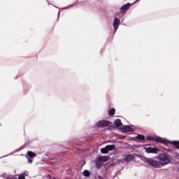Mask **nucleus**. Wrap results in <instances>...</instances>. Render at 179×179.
I'll list each match as a JSON object with an SVG mask.
<instances>
[{
    "label": "nucleus",
    "instance_id": "21",
    "mask_svg": "<svg viewBox=\"0 0 179 179\" xmlns=\"http://www.w3.org/2000/svg\"><path fill=\"white\" fill-rule=\"evenodd\" d=\"M127 138V136H120V139H125Z\"/></svg>",
    "mask_w": 179,
    "mask_h": 179
},
{
    "label": "nucleus",
    "instance_id": "1",
    "mask_svg": "<svg viewBox=\"0 0 179 179\" xmlns=\"http://www.w3.org/2000/svg\"><path fill=\"white\" fill-rule=\"evenodd\" d=\"M157 159L158 161L154 160L153 158H148L146 157H144L143 158V160L155 169H160V167H163V166H166V164H169L171 162L169 155L164 153L160 154L157 157Z\"/></svg>",
    "mask_w": 179,
    "mask_h": 179
},
{
    "label": "nucleus",
    "instance_id": "22",
    "mask_svg": "<svg viewBox=\"0 0 179 179\" xmlns=\"http://www.w3.org/2000/svg\"><path fill=\"white\" fill-rule=\"evenodd\" d=\"M23 174H24V178H26V176H27V172H24Z\"/></svg>",
    "mask_w": 179,
    "mask_h": 179
},
{
    "label": "nucleus",
    "instance_id": "9",
    "mask_svg": "<svg viewBox=\"0 0 179 179\" xmlns=\"http://www.w3.org/2000/svg\"><path fill=\"white\" fill-rule=\"evenodd\" d=\"M119 26H120V20L118 18H115L114 22H113V27L115 30H117Z\"/></svg>",
    "mask_w": 179,
    "mask_h": 179
},
{
    "label": "nucleus",
    "instance_id": "12",
    "mask_svg": "<svg viewBox=\"0 0 179 179\" xmlns=\"http://www.w3.org/2000/svg\"><path fill=\"white\" fill-rule=\"evenodd\" d=\"M106 148H107L108 152L114 150L115 149V145H106Z\"/></svg>",
    "mask_w": 179,
    "mask_h": 179
},
{
    "label": "nucleus",
    "instance_id": "15",
    "mask_svg": "<svg viewBox=\"0 0 179 179\" xmlns=\"http://www.w3.org/2000/svg\"><path fill=\"white\" fill-rule=\"evenodd\" d=\"M27 155L29 156V157H36V156H37L36 155V153L31 152V151H28L27 152Z\"/></svg>",
    "mask_w": 179,
    "mask_h": 179
},
{
    "label": "nucleus",
    "instance_id": "16",
    "mask_svg": "<svg viewBox=\"0 0 179 179\" xmlns=\"http://www.w3.org/2000/svg\"><path fill=\"white\" fill-rule=\"evenodd\" d=\"M136 138L139 141H145V136L143 135L138 134Z\"/></svg>",
    "mask_w": 179,
    "mask_h": 179
},
{
    "label": "nucleus",
    "instance_id": "11",
    "mask_svg": "<svg viewBox=\"0 0 179 179\" xmlns=\"http://www.w3.org/2000/svg\"><path fill=\"white\" fill-rule=\"evenodd\" d=\"M172 144H173V148L175 149H178L179 150V141H172Z\"/></svg>",
    "mask_w": 179,
    "mask_h": 179
},
{
    "label": "nucleus",
    "instance_id": "3",
    "mask_svg": "<svg viewBox=\"0 0 179 179\" xmlns=\"http://www.w3.org/2000/svg\"><path fill=\"white\" fill-rule=\"evenodd\" d=\"M144 150H145L146 153H152L155 155H157V153L160 152V150H159L157 148L145 147Z\"/></svg>",
    "mask_w": 179,
    "mask_h": 179
},
{
    "label": "nucleus",
    "instance_id": "5",
    "mask_svg": "<svg viewBox=\"0 0 179 179\" xmlns=\"http://www.w3.org/2000/svg\"><path fill=\"white\" fill-rule=\"evenodd\" d=\"M131 8V3H128L127 4L123 5L120 9V13H125L128 9Z\"/></svg>",
    "mask_w": 179,
    "mask_h": 179
},
{
    "label": "nucleus",
    "instance_id": "7",
    "mask_svg": "<svg viewBox=\"0 0 179 179\" xmlns=\"http://www.w3.org/2000/svg\"><path fill=\"white\" fill-rule=\"evenodd\" d=\"M122 131L123 132H134V129L129 126H124Z\"/></svg>",
    "mask_w": 179,
    "mask_h": 179
},
{
    "label": "nucleus",
    "instance_id": "8",
    "mask_svg": "<svg viewBox=\"0 0 179 179\" xmlns=\"http://www.w3.org/2000/svg\"><path fill=\"white\" fill-rule=\"evenodd\" d=\"M98 160H99V162H103V163H106V162H108V160H110V157L108 156H102V157H99L98 158Z\"/></svg>",
    "mask_w": 179,
    "mask_h": 179
},
{
    "label": "nucleus",
    "instance_id": "17",
    "mask_svg": "<svg viewBox=\"0 0 179 179\" xmlns=\"http://www.w3.org/2000/svg\"><path fill=\"white\" fill-rule=\"evenodd\" d=\"M83 175L85 176V177H90V172H89V171L87 170H85L83 171Z\"/></svg>",
    "mask_w": 179,
    "mask_h": 179
},
{
    "label": "nucleus",
    "instance_id": "6",
    "mask_svg": "<svg viewBox=\"0 0 179 179\" xmlns=\"http://www.w3.org/2000/svg\"><path fill=\"white\" fill-rule=\"evenodd\" d=\"M134 160H135V156L132 154L127 155L124 158V162H126V163H129V162H132Z\"/></svg>",
    "mask_w": 179,
    "mask_h": 179
},
{
    "label": "nucleus",
    "instance_id": "4",
    "mask_svg": "<svg viewBox=\"0 0 179 179\" xmlns=\"http://www.w3.org/2000/svg\"><path fill=\"white\" fill-rule=\"evenodd\" d=\"M110 125V122L107 120H101L97 123V127H101V128H104Z\"/></svg>",
    "mask_w": 179,
    "mask_h": 179
},
{
    "label": "nucleus",
    "instance_id": "18",
    "mask_svg": "<svg viewBox=\"0 0 179 179\" xmlns=\"http://www.w3.org/2000/svg\"><path fill=\"white\" fill-rule=\"evenodd\" d=\"M101 166H103V164H101V162L98 159V161L96 162L97 169H101Z\"/></svg>",
    "mask_w": 179,
    "mask_h": 179
},
{
    "label": "nucleus",
    "instance_id": "2",
    "mask_svg": "<svg viewBox=\"0 0 179 179\" xmlns=\"http://www.w3.org/2000/svg\"><path fill=\"white\" fill-rule=\"evenodd\" d=\"M148 141H152L153 142H157V143H164L165 145H169L171 143L169 141H166L165 139H162L161 137H152L150 136H147Z\"/></svg>",
    "mask_w": 179,
    "mask_h": 179
},
{
    "label": "nucleus",
    "instance_id": "19",
    "mask_svg": "<svg viewBox=\"0 0 179 179\" xmlns=\"http://www.w3.org/2000/svg\"><path fill=\"white\" fill-rule=\"evenodd\" d=\"M26 173H21L19 175L18 179H26V178L24 177V175Z\"/></svg>",
    "mask_w": 179,
    "mask_h": 179
},
{
    "label": "nucleus",
    "instance_id": "14",
    "mask_svg": "<svg viewBox=\"0 0 179 179\" xmlns=\"http://www.w3.org/2000/svg\"><path fill=\"white\" fill-rule=\"evenodd\" d=\"M101 152L103 153V155H107V153H108V150L107 149V146H106L103 148H101Z\"/></svg>",
    "mask_w": 179,
    "mask_h": 179
},
{
    "label": "nucleus",
    "instance_id": "23",
    "mask_svg": "<svg viewBox=\"0 0 179 179\" xmlns=\"http://www.w3.org/2000/svg\"><path fill=\"white\" fill-rule=\"evenodd\" d=\"M178 157H179V154H178Z\"/></svg>",
    "mask_w": 179,
    "mask_h": 179
},
{
    "label": "nucleus",
    "instance_id": "13",
    "mask_svg": "<svg viewBox=\"0 0 179 179\" xmlns=\"http://www.w3.org/2000/svg\"><path fill=\"white\" fill-rule=\"evenodd\" d=\"M114 114H115V108H112L110 110H109L108 111V115L110 117H113V115H114Z\"/></svg>",
    "mask_w": 179,
    "mask_h": 179
},
{
    "label": "nucleus",
    "instance_id": "10",
    "mask_svg": "<svg viewBox=\"0 0 179 179\" xmlns=\"http://www.w3.org/2000/svg\"><path fill=\"white\" fill-rule=\"evenodd\" d=\"M114 124H115V126L117 127H121V125H122V122L120 119L115 120Z\"/></svg>",
    "mask_w": 179,
    "mask_h": 179
},
{
    "label": "nucleus",
    "instance_id": "20",
    "mask_svg": "<svg viewBox=\"0 0 179 179\" xmlns=\"http://www.w3.org/2000/svg\"><path fill=\"white\" fill-rule=\"evenodd\" d=\"M29 163H33V159L31 158H28Z\"/></svg>",
    "mask_w": 179,
    "mask_h": 179
}]
</instances>
